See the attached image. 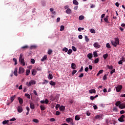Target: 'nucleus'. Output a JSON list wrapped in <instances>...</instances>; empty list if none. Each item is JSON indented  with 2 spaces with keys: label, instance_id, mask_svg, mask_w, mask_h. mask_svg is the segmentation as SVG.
<instances>
[{
  "label": "nucleus",
  "instance_id": "49530a36",
  "mask_svg": "<svg viewBox=\"0 0 125 125\" xmlns=\"http://www.w3.org/2000/svg\"><path fill=\"white\" fill-rule=\"evenodd\" d=\"M14 121H16V118H13L9 120V122H14Z\"/></svg>",
  "mask_w": 125,
  "mask_h": 125
},
{
  "label": "nucleus",
  "instance_id": "58836bf2",
  "mask_svg": "<svg viewBox=\"0 0 125 125\" xmlns=\"http://www.w3.org/2000/svg\"><path fill=\"white\" fill-rule=\"evenodd\" d=\"M104 21L106 22V23H109V21H108V16L106 17L104 19Z\"/></svg>",
  "mask_w": 125,
  "mask_h": 125
},
{
  "label": "nucleus",
  "instance_id": "f704fd0d",
  "mask_svg": "<svg viewBox=\"0 0 125 125\" xmlns=\"http://www.w3.org/2000/svg\"><path fill=\"white\" fill-rule=\"evenodd\" d=\"M72 52H73V50L71 49H70L69 50H68L67 51V54H69V55H70Z\"/></svg>",
  "mask_w": 125,
  "mask_h": 125
},
{
  "label": "nucleus",
  "instance_id": "cd10ccee",
  "mask_svg": "<svg viewBox=\"0 0 125 125\" xmlns=\"http://www.w3.org/2000/svg\"><path fill=\"white\" fill-rule=\"evenodd\" d=\"M40 108L42 111H44L45 110V107H44V106H43V105H41L40 106Z\"/></svg>",
  "mask_w": 125,
  "mask_h": 125
},
{
  "label": "nucleus",
  "instance_id": "3c124183",
  "mask_svg": "<svg viewBox=\"0 0 125 125\" xmlns=\"http://www.w3.org/2000/svg\"><path fill=\"white\" fill-rule=\"evenodd\" d=\"M106 46L107 48H111V45H110V43H106Z\"/></svg>",
  "mask_w": 125,
  "mask_h": 125
},
{
  "label": "nucleus",
  "instance_id": "a211bd4d",
  "mask_svg": "<svg viewBox=\"0 0 125 125\" xmlns=\"http://www.w3.org/2000/svg\"><path fill=\"white\" fill-rule=\"evenodd\" d=\"M18 71V68H15L14 72V75L16 76V77H17V73Z\"/></svg>",
  "mask_w": 125,
  "mask_h": 125
},
{
  "label": "nucleus",
  "instance_id": "774afa93",
  "mask_svg": "<svg viewBox=\"0 0 125 125\" xmlns=\"http://www.w3.org/2000/svg\"><path fill=\"white\" fill-rule=\"evenodd\" d=\"M37 71H42V68L41 67H37Z\"/></svg>",
  "mask_w": 125,
  "mask_h": 125
},
{
  "label": "nucleus",
  "instance_id": "09e8293b",
  "mask_svg": "<svg viewBox=\"0 0 125 125\" xmlns=\"http://www.w3.org/2000/svg\"><path fill=\"white\" fill-rule=\"evenodd\" d=\"M42 5H43V6H45V5H46V2L44 1H42Z\"/></svg>",
  "mask_w": 125,
  "mask_h": 125
},
{
  "label": "nucleus",
  "instance_id": "bb28decb",
  "mask_svg": "<svg viewBox=\"0 0 125 125\" xmlns=\"http://www.w3.org/2000/svg\"><path fill=\"white\" fill-rule=\"evenodd\" d=\"M23 60H24V58H23V54H21L20 55L19 61Z\"/></svg>",
  "mask_w": 125,
  "mask_h": 125
},
{
  "label": "nucleus",
  "instance_id": "13d9d810",
  "mask_svg": "<svg viewBox=\"0 0 125 125\" xmlns=\"http://www.w3.org/2000/svg\"><path fill=\"white\" fill-rule=\"evenodd\" d=\"M44 101H45V104H48V103L49 102V101H48V100H47V99H45Z\"/></svg>",
  "mask_w": 125,
  "mask_h": 125
},
{
  "label": "nucleus",
  "instance_id": "69168bd1",
  "mask_svg": "<svg viewBox=\"0 0 125 125\" xmlns=\"http://www.w3.org/2000/svg\"><path fill=\"white\" fill-rule=\"evenodd\" d=\"M60 114H61V113H60V112H59V111H56V115L57 116H59V115H60Z\"/></svg>",
  "mask_w": 125,
  "mask_h": 125
},
{
  "label": "nucleus",
  "instance_id": "39448f33",
  "mask_svg": "<svg viewBox=\"0 0 125 125\" xmlns=\"http://www.w3.org/2000/svg\"><path fill=\"white\" fill-rule=\"evenodd\" d=\"M24 72H25V69L22 67H20L19 69V74H23Z\"/></svg>",
  "mask_w": 125,
  "mask_h": 125
},
{
  "label": "nucleus",
  "instance_id": "a878e982",
  "mask_svg": "<svg viewBox=\"0 0 125 125\" xmlns=\"http://www.w3.org/2000/svg\"><path fill=\"white\" fill-rule=\"evenodd\" d=\"M16 96V95H14V96H13L12 97H11L10 99H11V103H12L13 101H14V99H15Z\"/></svg>",
  "mask_w": 125,
  "mask_h": 125
},
{
  "label": "nucleus",
  "instance_id": "603ef678",
  "mask_svg": "<svg viewBox=\"0 0 125 125\" xmlns=\"http://www.w3.org/2000/svg\"><path fill=\"white\" fill-rule=\"evenodd\" d=\"M72 48L73 51H77V48L76 47L72 46Z\"/></svg>",
  "mask_w": 125,
  "mask_h": 125
},
{
  "label": "nucleus",
  "instance_id": "aec40b11",
  "mask_svg": "<svg viewBox=\"0 0 125 125\" xmlns=\"http://www.w3.org/2000/svg\"><path fill=\"white\" fill-rule=\"evenodd\" d=\"M18 100L19 101V103L20 104H23V99H22V98L19 97L18 98Z\"/></svg>",
  "mask_w": 125,
  "mask_h": 125
},
{
  "label": "nucleus",
  "instance_id": "0e129e2a",
  "mask_svg": "<svg viewBox=\"0 0 125 125\" xmlns=\"http://www.w3.org/2000/svg\"><path fill=\"white\" fill-rule=\"evenodd\" d=\"M118 64H119V65H122V64H123V60L119 61L118 62Z\"/></svg>",
  "mask_w": 125,
  "mask_h": 125
},
{
  "label": "nucleus",
  "instance_id": "f03ea898",
  "mask_svg": "<svg viewBox=\"0 0 125 125\" xmlns=\"http://www.w3.org/2000/svg\"><path fill=\"white\" fill-rule=\"evenodd\" d=\"M26 84L27 86H31L33 84H36V81L35 80H31L29 83L27 82Z\"/></svg>",
  "mask_w": 125,
  "mask_h": 125
},
{
  "label": "nucleus",
  "instance_id": "f3484780",
  "mask_svg": "<svg viewBox=\"0 0 125 125\" xmlns=\"http://www.w3.org/2000/svg\"><path fill=\"white\" fill-rule=\"evenodd\" d=\"M87 57H88V58H89V59H91L93 57L92 53L88 54L87 55Z\"/></svg>",
  "mask_w": 125,
  "mask_h": 125
},
{
  "label": "nucleus",
  "instance_id": "0eeeda50",
  "mask_svg": "<svg viewBox=\"0 0 125 125\" xmlns=\"http://www.w3.org/2000/svg\"><path fill=\"white\" fill-rule=\"evenodd\" d=\"M18 111L19 113H22L23 112V107L21 106H18Z\"/></svg>",
  "mask_w": 125,
  "mask_h": 125
},
{
  "label": "nucleus",
  "instance_id": "a18cd8bd",
  "mask_svg": "<svg viewBox=\"0 0 125 125\" xmlns=\"http://www.w3.org/2000/svg\"><path fill=\"white\" fill-rule=\"evenodd\" d=\"M90 31L91 33H92V34H95V33H96V31L93 29H91Z\"/></svg>",
  "mask_w": 125,
  "mask_h": 125
},
{
  "label": "nucleus",
  "instance_id": "c756f323",
  "mask_svg": "<svg viewBox=\"0 0 125 125\" xmlns=\"http://www.w3.org/2000/svg\"><path fill=\"white\" fill-rule=\"evenodd\" d=\"M79 20H83L84 19V16L81 15L79 17Z\"/></svg>",
  "mask_w": 125,
  "mask_h": 125
},
{
  "label": "nucleus",
  "instance_id": "c9c22d12",
  "mask_svg": "<svg viewBox=\"0 0 125 125\" xmlns=\"http://www.w3.org/2000/svg\"><path fill=\"white\" fill-rule=\"evenodd\" d=\"M103 57L104 58V59H107L108 57V54H105L103 55Z\"/></svg>",
  "mask_w": 125,
  "mask_h": 125
},
{
  "label": "nucleus",
  "instance_id": "b1692460",
  "mask_svg": "<svg viewBox=\"0 0 125 125\" xmlns=\"http://www.w3.org/2000/svg\"><path fill=\"white\" fill-rule=\"evenodd\" d=\"M60 111H65V106L62 105L60 107Z\"/></svg>",
  "mask_w": 125,
  "mask_h": 125
},
{
  "label": "nucleus",
  "instance_id": "338daca9",
  "mask_svg": "<svg viewBox=\"0 0 125 125\" xmlns=\"http://www.w3.org/2000/svg\"><path fill=\"white\" fill-rule=\"evenodd\" d=\"M78 38L79 39H80V40H82V39H83V35H79Z\"/></svg>",
  "mask_w": 125,
  "mask_h": 125
},
{
  "label": "nucleus",
  "instance_id": "72a5a7b5",
  "mask_svg": "<svg viewBox=\"0 0 125 125\" xmlns=\"http://www.w3.org/2000/svg\"><path fill=\"white\" fill-rule=\"evenodd\" d=\"M94 57H98V54H97V52L95 51L93 52Z\"/></svg>",
  "mask_w": 125,
  "mask_h": 125
},
{
  "label": "nucleus",
  "instance_id": "ddd939ff",
  "mask_svg": "<svg viewBox=\"0 0 125 125\" xmlns=\"http://www.w3.org/2000/svg\"><path fill=\"white\" fill-rule=\"evenodd\" d=\"M30 108L32 109V110H34V109H35V104L33 103H30Z\"/></svg>",
  "mask_w": 125,
  "mask_h": 125
},
{
  "label": "nucleus",
  "instance_id": "6e6552de",
  "mask_svg": "<svg viewBox=\"0 0 125 125\" xmlns=\"http://www.w3.org/2000/svg\"><path fill=\"white\" fill-rule=\"evenodd\" d=\"M120 109H125V103H122L120 105H119Z\"/></svg>",
  "mask_w": 125,
  "mask_h": 125
},
{
  "label": "nucleus",
  "instance_id": "864d4df0",
  "mask_svg": "<svg viewBox=\"0 0 125 125\" xmlns=\"http://www.w3.org/2000/svg\"><path fill=\"white\" fill-rule=\"evenodd\" d=\"M82 30H84V28H82V27L78 28L79 32H82Z\"/></svg>",
  "mask_w": 125,
  "mask_h": 125
},
{
  "label": "nucleus",
  "instance_id": "e433bc0d",
  "mask_svg": "<svg viewBox=\"0 0 125 125\" xmlns=\"http://www.w3.org/2000/svg\"><path fill=\"white\" fill-rule=\"evenodd\" d=\"M107 68L109 70H113V65H107Z\"/></svg>",
  "mask_w": 125,
  "mask_h": 125
},
{
  "label": "nucleus",
  "instance_id": "20e7f679",
  "mask_svg": "<svg viewBox=\"0 0 125 125\" xmlns=\"http://www.w3.org/2000/svg\"><path fill=\"white\" fill-rule=\"evenodd\" d=\"M123 88V86L122 85H119L116 87V90L117 92H120Z\"/></svg>",
  "mask_w": 125,
  "mask_h": 125
},
{
  "label": "nucleus",
  "instance_id": "423d86ee",
  "mask_svg": "<svg viewBox=\"0 0 125 125\" xmlns=\"http://www.w3.org/2000/svg\"><path fill=\"white\" fill-rule=\"evenodd\" d=\"M93 46L95 48H100V47H101V45H99L97 42H96L93 44Z\"/></svg>",
  "mask_w": 125,
  "mask_h": 125
},
{
  "label": "nucleus",
  "instance_id": "393cba45",
  "mask_svg": "<svg viewBox=\"0 0 125 125\" xmlns=\"http://www.w3.org/2000/svg\"><path fill=\"white\" fill-rule=\"evenodd\" d=\"M48 78L49 80H52L53 79V76H52V74H49V76H48Z\"/></svg>",
  "mask_w": 125,
  "mask_h": 125
},
{
  "label": "nucleus",
  "instance_id": "a19ab883",
  "mask_svg": "<svg viewBox=\"0 0 125 125\" xmlns=\"http://www.w3.org/2000/svg\"><path fill=\"white\" fill-rule=\"evenodd\" d=\"M13 61H14V62H15V65H16L17 64H18L17 62V59L16 58H13Z\"/></svg>",
  "mask_w": 125,
  "mask_h": 125
},
{
  "label": "nucleus",
  "instance_id": "2f4dec72",
  "mask_svg": "<svg viewBox=\"0 0 125 125\" xmlns=\"http://www.w3.org/2000/svg\"><path fill=\"white\" fill-rule=\"evenodd\" d=\"M103 73V70H100L99 72L97 74V76H100V74H102Z\"/></svg>",
  "mask_w": 125,
  "mask_h": 125
},
{
  "label": "nucleus",
  "instance_id": "e2e57ef3",
  "mask_svg": "<svg viewBox=\"0 0 125 125\" xmlns=\"http://www.w3.org/2000/svg\"><path fill=\"white\" fill-rule=\"evenodd\" d=\"M125 111L124 110H122L120 111V114L121 115H123V114H125Z\"/></svg>",
  "mask_w": 125,
  "mask_h": 125
},
{
  "label": "nucleus",
  "instance_id": "8fccbe9b",
  "mask_svg": "<svg viewBox=\"0 0 125 125\" xmlns=\"http://www.w3.org/2000/svg\"><path fill=\"white\" fill-rule=\"evenodd\" d=\"M113 110L114 112H118V108L117 107H114Z\"/></svg>",
  "mask_w": 125,
  "mask_h": 125
},
{
  "label": "nucleus",
  "instance_id": "6e6d98bb",
  "mask_svg": "<svg viewBox=\"0 0 125 125\" xmlns=\"http://www.w3.org/2000/svg\"><path fill=\"white\" fill-rule=\"evenodd\" d=\"M51 53H52V50L49 49L48 51V54H49V55H50Z\"/></svg>",
  "mask_w": 125,
  "mask_h": 125
},
{
  "label": "nucleus",
  "instance_id": "412c9836",
  "mask_svg": "<svg viewBox=\"0 0 125 125\" xmlns=\"http://www.w3.org/2000/svg\"><path fill=\"white\" fill-rule=\"evenodd\" d=\"M31 72V70H30V69H27L26 70V74L25 75L26 76H29V75H30V73Z\"/></svg>",
  "mask_w": 125,
  "mask_h": 125
},
{
  "label": "nucleus",
  "instance_id": "2eb2a0df",
  "mask_svg": "<svg viewBox=\"0 0 125 125\" xmlns=\"http://www.w3.org/2000/svg\"><path fill=\"white\" fill-rule=\"evenodd\" d=\"M89 92L91 94H92V93H96V90H95V89H90V90H89Z\"/></svg>",
  "mask_w": 125,
  "mask_h": 125
},
{
  "label": "nucleus",
  "instance_id": "f8f14e48",
  "mask_svg": "<svg viewBox=\"0 0 125 125\" xmlns=\"http://www.w3.org/2000/svg\"><path fill=\"white\" fill-rule=\"evenodd\" d=\"M77 65H76V64L74 63H72L71 64V68L73 69V70H75V69H77Z\"/></svg>",
  "mask_w": 125,
  "mask_h": 125
},
{
  "label": "nucleus",
  "instance_id": "4d7b16f0",
  "mask_svg": "<svg viewBox=\"0 0 125 125\" xmlns=\"http://www.w3.org/2000/svg\"><path fill=\"white\" fill-rule=\"evenodd\" d=\"M35 60L34 59H31V62L32 63V64H35Z\"/></svg>",
  "mask_w": 125,
  "mask_h": 125
},
{
  "label": "nucleus",
  "instance_id": "bf43d9fd",
  "mask_svg": "<svg viewBox=\"0 0 125 125\" xmlns=\"http://www.w3.org/2000/svg\"><path fill=\"white\" fill-rule=\"evenodd\" d=\"M103 80L104 81H105V80H107V76H106V74H105V75H104Z\"/></svg>",
  "mask_w": 125,
  "mask_h": 125
},
{
  "label": "nucleus",
  "instance_id": "6ab92c4d",
  "mask_svg": "<svg viewBox=\"0 0 125 125\" xmlns=\"http://www.w3.org/2000/svg\"><path fill=\"white\" fill-rule=\"evenodd\" d=\"M20 62H21V64L22 65V66H25V60H24V59L20 61Z\"/></svg>",
  "mask_w": 125,
  "mask_h": 125
},
{
  "label": "nucleus",
  "instance_id": "f257e3e1",
  "mask_svg": "<svg viewBox=\"0 0 125 125\" xmlns=\"http://www.w3.org/2000/svg\"><path fill=\"white\" fill-rule=\"evenodd\" d=\"M114 40L115 41L112 40L111 42L112 45L116 47L118 45L120 44V39H119V38H115Z\"/></svg>",
  "mask_w": 125,
  "mask_h": 125
},
{
  "label": "nucleus",
  "instance_id": "37998d69",
  "mask_svg": "<svg viewBox=\"0 0 125 125\" xmlns=\"http://www.w3.org/2000/svg\"><path fill=\"white\" fill-rule=\"evenodd\" d=\"M99 62V59L97 58L94 61V63H95V64H97V63H98Z\"/></svg>",
  "mask_w": 125,
  "mask_h": 125
},
{
  "label": "nucleus",
  "instance_id": "4be33fe9",
  "mask_svg": "<svg viewBox=\"0 0 125 125\" xmlns=\"http://www.w3.org/2000/svg\"><path fill=\"white\" fill-rule=\"evenodd\" d=\"M73 4H75V5H79V2H78V1H77V0H73Z\"/></svg>",
  "mask_w": 125,
  "mask_h": 125
},
{
  "label": "nucleus",
  "instance_id": "c03bdc74",
  "mask_svg": "<svg viewBox=\"0 0 125 125\" xmlns=\"http://www.w3.org/2000/svg\"><path fill=\"white\" fill-rule=\"evenodd\" d=\"M33 122H34V123H36V124H38V123H39V120L34 119L33 120Z\"/></svg>",
  "mask_w": 125,
  "mask_h": 125
},
{
  "label": "nucleus",
  "instance_id": "9b49d317",
  "mask_svg": "<svg viewBox=\"0 0 125 125\" xmlns=\"http://www.w3.org/2000/svg\"><path fill=\"white\" fill-rule=\"evenodd\" d=\"M65 12L67 14H71V13H72V10L70 8H68L66 9Z\"/></svg>",
  "mask_w": 125,
  "mask_h": 125
},
{
  "label": "nucleus",
  "instance_id": "4468645a",
  "mask_svg": "<svg viewBox=\"0 0 125 125\" xmlns=\"http://www.w3.org/2000/svg\"><path fill=\"white\" fill-rule=\"evenodd\" d=\"M66 121L67 123H72L73 122V119L71 118H66Z\"/></svg>",
  "mask_w": 125,
  "mask_h": 125
},
{
  "label": "nucleus",
  "instance_id": "052dcab7",
  "mask_svg": "<svg viewBox=\"0 0 125 125\" xmlns=\"http://www.w3.org/2000/svg\"><path fill=\"white\" fill-rule=\"evenodd\" d=\"M90 98L91 100H94L95 99V97L92 96H91Z\"/></svg>",
  "mask_w": 125,
  "mask_h": 125
},
{
  "label": "nucleus",
  "instance_id": "7c9ffc66",
  "mask_svg": "<svg viewBox=\"0 0 125 125\" xmlns=\"http://www.w3.org/2000/svg\"><path fill=\"white\" fill-rule=\"evenodd\" d=\"M100 118H102V116L100 115H96L95 117V119H96V120H98V119H100Z\"/></svg>",
  "mask_w": 125,
  "mask_h": 125
},
{
  "label": "nucleus",
  "instance_id": "dca6fc26",
  "mask_svg": "<svg viewBox=\"0 0 125 125\" xmlns=\"http://www.w3.org/2000/svg\"><path fill=\"white\" fill-rule=\"evenodd\" d=\"M47 59V55H45L43 57V58L41 59V61H42V62H43V61H45V60Z\"/></svg>",
  "mask_w": 125,
  "mask_h": 125
},
{
  "label": "nucleus",
  "instance_id": "9d476101",
  "mask_svg": "<svg viewBox=\"0 0 125 125\" xmlns=\"http://www.w3.org/2000/svg\"><path fill=\"white\" fill-rule=\"evenodd\" d=\"M31 72L32 76H36L37 75V70L36 69H32Z\"/></svg>",
  "mask_w": 125,
  "mask_h": 125
},
{
  "label": "nucleus",
  "instance_id": "5701e85b",
  "mask_svg": "<svg viewBox=\"0 0 125 125\" xmlns=\"http://www.w3.org/2000/svg\"><path fill=\"white\" fill-rule=\"evenodd\" d=\"M49 83L51 85H53V86H54V85H56V83L52 81H50L49 82Z\"/></svg>",
  "mask_w": 125,
  "mask_h": 125
},
{
  "label": "nucleus",
  "instance_id": "680f3d73",
  "mask_svg": "<svg viewBox=\"0 0 125 125\" xmlns=\"http://www.w3.org/2000/svg\"><path fill=\"white\" fill-rule=\"evenodd\" d=\"M76 73H77V70H73V71H72L73 76H74V75H75V74H76Z\"/></svg>",
  "mask_w": 125,
  "mask_h": 125
},
{
  "label": "nucleus",
  "instance_id": "c85d7f7f",
  "mask_svg": "<svg viewBox=\"0 0 125 125\" xmlns=\"http://www.w3.org/2000/svg\"><path fill=\"white\" fill-rule=\"evenodd\" d=\"M25 96L27 97V98H28V99H30L31 98V96L28 93L25 94Z\"/></svg>",
  "mask_w": 125,
  "mask_h": 125
},
{
  "label": "nucleus",
  "instance_id": "5fc2aeb1",
  "mask_svg": "<svg viewBox=\"0 0 125 125\" xmlns=\"http://www.w3.org/2000/svg\"><path fill=\"white\" fill-rule=\"evenodd\" d=\"M116 72V69H114L112 70L111 71L110 74L111 75H113V73H115Z\"/></svg>",
  "mask_w": 125,
  "mask_h": 125
},
{
  "label": "nucleus",
  "instance_id": "7ed1b4c3",
  "mask_svg": "<svg viewBox=\"0 0 125 125\" xmlns=\"http://www.w3.org/2000/svg\"><path fill=\"white\" fill-rule=\"evenodd\" d=\"M125 116L124 115H122L119 119H118V121L119 122H120V123H124V122H125V120H124V119H125Z\"/></svg>",
  "mask_w": 125,
  "mask_h": 125
},
{
  "label": "nucleus",
  "instance_id": "79ce46f5",
  "mask_svg": "<svg viewBox=\"0 0 125 125\" xmlns=\"http://www.w3.org/2000/svg\"><path fill=\"white\" fill-rule=\"evenodd\" d=\"M22 49H27V48H29V46L28 45H25L21 47Z\"/></svg>",
  "mask_w": 125,
  "mask_h": 125
},
{
  "label": "nucleus",
  "instance_id": "473e14b6",
  "mask_svg": "<svg viewBox=\"0 0 125 125\" xmlns=\"http://www.w3.org/2000/svg\"><path fill=\"white\" fill-rule=\"evenodd\" d=\"M85 41L87 42H89V38L87 36H85Z\"/></svg>",
  "mask_w": 125,
  "mask_h": 125
},
{
  "label": "nucleus",
  "instance_id": "de8ad7c7",
  "mask_svg": "<svg viewBox=\"0 0 125 125\" xmlns=\"http://www.w3.org/2000/svg\"><path fill=\"white\" fill-rule=\"evenodd\" d=\"M62 51H64L65 52H68V48L64 47L62 49Z\"/></svg>",
  "mask_w": 125,
  "mask_h": 125
},
{
  "label": "nucleus",
  "instance_id": "ea45409f",
  "mask_svg": "<svg viewBox=\"0 0 125 125\" xmlns=\"http://www.w3.org/2000/svg\"><path fill=\"white\" fill-rule=\"evenodd\" d=\"M64 29H65V26L63 25H61V28H60V31L62 32V31H64Z\"/></svg>",
  "mask_w": 125,
  "mask_h": 125
},
{
  "label": "nucleus",
  "instance_id": "4c0bfd02",
  "mask_svg": "<svg viewBox=\"0 0 125 125\" xmlns=\"http://www.w3.org/2000/svg\"><path fill=\"white\" fill-rule=\"evenodd\" d=\"M80 119H81V118H80V116H79V115H76V116H75V119L76 121H79V120H80Z\"/></svg>",
  "mask_w": 125,
  "mask_h": 125
},
{
  "label": "nucleus",
  "instance_id": "1a4fd4ad",
  "mask_svg": "<svg viewBox=\"0 0 125 125\" xmlns=\"http://www.w3.org/2000/svg\"><path fill=\"white\" fill-rule=\"evenodd\" d=\"M121 104H122V103H121V101H117V102L115 103L116 106H117V107H119V108H120V106H121Z\"/></svg>",
  "mask_w": 125,
  "mask_h": 125
}]
</instances>
